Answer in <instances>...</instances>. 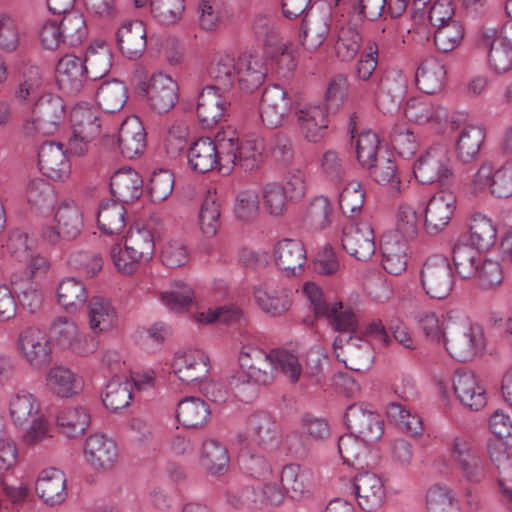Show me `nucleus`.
<instances>
[{
  "instance_id": "1",
  "label": "nucleus",
  "mask_w": 512,
  "mask_h": 512,
  "mask_svg": "<svg viewBox=\"0 0 512 512\" xmlns=\"http://www.w3.org/2000/svg\"><path fill=\"white\" fill-rule=\"evenodd\" d=\"M240 366L246 370L247 377L257 384H270L277 371L289 377L292 382L298 381L302 367L298 357L285 349L267 352L255 345H243L239 354Z\"/></svg>"
},
{
  "instance_id": "2",
  "label": "nucleus",
  "mask_w": 512,
  "mask_h": 512,
  "mask_svg": "<svg viewBox=\"0 0 512 512\" xmlns=\"http://www.w3.org/2000/svg\"><path fill=\"white\" fill-rule=\"evenodd\" d=\"M66 121L64 100L55 94L40 96L33 105L31 114L22 124V131L28 137L53 135Z\"/></svg>"
},
{
  "instance_id": "3",
  "label": "nucleus",
  "mask_w": 512,
  "mask_h": 512,
  "mask_svg": "<svg viewBox=\"0 0 512 512\" xmlns=\"http://www.w3.org/2000/svg\"><path fill=\"white\" fill-rule=\"evenodd\" d=\"M155 249L153 233L148 228H131L125 239V248L115 244L110 256L116 269L123 274L135 272L142 261L151 259Z\"/></svg>"
},
{
  "instance_id": "4",
  "label": "nucleus",
  "mask_w": 512,
  "mask_h": 512,
  "mask_svg": "<svg viewBox=\"0 0 512 512\" xmlns=\"http://www.w3.org/2000/svg\"><path fill=\"white\" fill-rule=\"evenodd\" d=\"M232 145L225 137V129L216 134L215 140L209 137L196 140L187 151L189 168L199 174L208 173L215 168L226 169L225 162L232 159Z\"/></svg>"
},
{
  "instance_id": "5",
  "label": "nucleus",
  "mask_w": 512,
  "mask_h": 512,
  "mask_svg": "<svg viewBox=\"0 0 512 512\" xmlns=\"http://www.w3.org/2000/svg\"><path fill=\"white\" fill-rule=\"evenodd\" d=\"M442 343L452 358L462 362L472 360L485 347L483 329L468 320H449Z\"/></svg>"
},
{
  "instance_id": "6",
  "label": "nucleus",
  "mask_w": 512,
  "mask_h": 512,
  "mask_svg": "<svg viewBox=\"0 0 512 512\" xmlns=\"http://www.w3.org/2000/svg\"><path fill=\"white\" fill-rule=\"evenodd\" d=\"M420 285L431 299H446L454 286V275L449 261L441 255L428 257L419 271Z\"/></svg>"
},
{
  "instance_id": "7",
  "label": "nucleus",
  "mask_w": 512,
  "mask_h": 512,
  "mask_svg": "<svg viewBox=\"0 0 512 512\" xmlns=\"http://www.w3.org/2000/svg\"><path fill=\"white\" fill-rule=\"evenodd\" d=\"M57 229L45 225L39 232L40 239L51 246L77 238L83 228V217L80 209L73 202H63L55 214Z\"/></svg>"
},
{
  "instance_id": "8",
  "label": "nucleus",
  "mask_w": 512,
  "mask_h": 512,
  "mask_svg": "<svg viewBox=\"0 0 512 512\" xmlns=\"http://www.w3.org/2000/svg\"><path fill=\"white\" fill-rule=\"evenodd\" d=\"M225 137L232 142L231 161L225 162V168H239L244 172H256L264 163V142L260 138L239 139L238 133L231 127L225 129Z\"/></svg>"
},
{
  "instance_id": "9",
  "label": "nucleus",
  "mask_w": 512,
  "mask_h": 512,
  "mask_svg": "<svg viewBox=\"0 0 512 512\" xmlns=\"http://www.w3.org/2000/svg\"><path fill=\"white\" fill-rule=\"evenodd\" d=\"M413 173L422 184L448 185L454 176L448 151L442 146L430 148L418 158Z\"/></svg>"
},
{
  "instance_id": "10",
  "label": "nucleus",
  "mask_w": 512,
  "mask_h": 512,
  "mask_svg": "<svg viewBox=\"0 0 512 512\" xmlns=\"http://www.w3.org/2000/svg\"><path fill=\"white\" fill-rule=\"evenodd\" d=\"M136 93L146 96L151 109L158 113H166L178 101V85L169 75L154 73L148 82L140 80L135 86Z\"/></svg>"
},
{
  "instance_id": "11",
  "label": "nucleus",
  "mask_w": 512,
  "mask_h": 512,
  "mask_svg": "<svg viewBox=\"0 0 512 512\" xmlns=\"http://www.w3.org/2000/svg\"><path fill=\"white\" fill-rule=\"evenodd\" d=\"M407 83L404 75L399 70H387L376 77L370 83V90L375 96L378 108L383 113L395 111L406 92Z\"/></svg>"
},
{
  "instance_id": "12",
  "label": "nucleus",
  "mask_w": 512,
  "mask_h": 512,
  "mask_svg": "<svg viewBox=\"0 0 512 512\" xmlns=\"http://www.w3.org/2000/svg\"><path fill=\"white\" fill-rule=\"evenodd\" d=\"M450 455L456 470L467 481L479 483L485 478V461L480 451L466 438L455 437L452 440Z\"/></svg>"
},
{
  "instance_id": "13",
  "label": "nucleus",
  "mask_w": 512,
  "mask_h": 512,
  "mask_svg": "<svg viewBox=\"0 0 512 512\" xmlns=\"http://www.w3.org/2000/svg\"><path fill=\"white\" fill-rule=\"evenodd\" d=\"M345 421L350 432L364 441H377L384 433L383 419L366 403L351 404L346 409Z\"/></svg>"
},
{
  "instance_id": "14",
  "label": "nucleus",
  "mask_w": 512,
  "mask_h": 512,
  "mask_svg": "<svg viewBox=\"0 0 512 512\" xmlns=\"http://www.w3.org/2000/svg\"><path fill=\"white\" fill-rule=\"evenodd\" d=\"M333 348L337 359L350 370L363 372L372 365L373 349L370 343L361 337L346 338L339 335L333 342Z\"/></svg>"
},
{
  "instance_id": "15",
  "label": "nucleus",
  "mask_w": 512,
  "mask_h": 512,
  "mask_svg": "<svg viewBox=\"0 0 512 512\" xmlns=\"http://www.w3.org/2000/svg\"><path fill=\"white\" fill-rule=\"evenodd\" d=\"M341 242L343 249L359 261L369 260L376 250L373 229L366 221L345 224Z\"/></svg>"
},
{
  "instance_id": "16",
  "label": "nucleus",
  "mask_w": 512,
  "mask_h": 512,
  "mask_svg": "<svg viewBox=\"0 0 512 512\" xmlns=\"http://www.w3.org/2000/svg\"><path fill=\"white\" fill-rule=\"evenodd\" d=\"M279 436L275 419L266 412H256L248 418L246 433L238 435V442L265 450L276 443Z\"/></svg>"
},
{
  "instance_id": "17",
  "label": "nucleus",
  "mask_w": 512,
  "mask_h": 512,
  "mask_svg": "<svg viewBox=\"0 0 512 512\" xmlns=\"http://www.w3.org/2000/svg\"><path fill=\"white\" fill-rule=\"evenodd\" d=\"M17 351L34 369H40L51 361L50 341L44 332L36 328H27L19 334Z\"/></svg>"
},
{
  "instance_id": "18",
  "label": "nucleus",
  "mask_w": 512,
  "mask_h": 512,
  "mask_svg": "<svg viewBox=\"0 0 512 512\" xmlns=\"http://www.w3.org/2000/svg\"><path fill=\"white\" fill-rule=\"evenodd\" d=\"M51 334L60 347L77 355L85 356L96 349L95 340L80 332L77 324L70 318H57L51 326Z\"/></svg>"
},
{
  "instance_id": "19",
  "label": "nucleus",
  "mask_w": 512,
  "mask_h": 512,
  "mask_svg": "<svg viewBox=\"0 0 512 512\" xmlns=\"http://www.w3.org/2000/svg\"><path fill=\"white\" fill-rule=\"evenodd\" d=\"M253 294L261 310L272 316L283 314L291 306V290L274 278L262 280L254 285Z\"/></svg>"
},
{
  "instance_id": "20",
  "label": "nucleus",
  "mask_w": 512,
  "mask_h": 512,
  "mask_svg": "<svg viewBox=\"0 0 512 512\" xmlns=\"http://www.w3.org/2000/svg\"><path fill=\"white\" fill-rule=\"evenodd\" d=\"M292 109V99L288 92L279 85L264 89L260 102V117L269 128L282 125Z\"/></svg>"
},
{
  "instance_id": "21",
  "label": "nucleus",
  "mask_w": 512,
  "mask_h": 512,
  "mask_svg": "<svg viewBox=\"0 0 512 512\" xmlns=\"http://www.w3.org/2000/svg\"><path fill=\"white\" fill-rule=\"evenodd\" d=\"M226 91L207 85L198 96L197 116L203 128H212L222 121L230 105Z\"/></svg>"
},
{
  "instance_id": "22",
  "label": "nucleus",
  "mask_w": 512,
  "mask_h": 512,
  "mask_svg": "<svg viewBox=\"0 0 512 512\" xmlns=\"http://www.w3.org/2000/svg\"><path fill=\"white\" fill-rule=\"evenodd\" d=\"M209 369V358L198 349L177 352L172 362L173 373L185 384L203 383Z\"/></svg>"
},
{
  "instance_id": "23",
  "label": "nucleus",
  "mask_w": 512,
  "mask_h": 512,
  "mask_svg": "<svg viewBox=\"0 0 512 512\" xmlns=\"http://www.w3.org/2000/svg\"><path fill=\"white\" fill-rule=\"evenodd\" d=\"M295 117L299 133L305 140L317 143L324 138L328 119L326 108L322 104H298Z\"/></svg>"
},
{
  "instance_id": "24",
  "label": "nucleus",
  "mask_w": 512,
  "mask_h": 512,
  "mask_svg": "<svg viewBox=\"0 0 512 512\" xmlns=\"http://www.w3.org/2000/svg\"><path fill=\"white\" fill-rule=\"evenodd\" d=\"M456 208V196L450 191L434 194L426 205L424 227L428 234L437 235L450 222Z\"/></svg>"
},
{
  "instance_id": "25",
  "label": "nucleus",
  "mask_w": 512,
  "mask_h": 512,
  "mask_svg": "<svg viewBox=\"0 0 512 512\" xmlns=\"http://www.w3.org/2000/svg\"><path fill=\"white\" fill-rule=\"evenodd\" d=\"M83 453L85 461L97 471L111 469L118 458L116 443L102 433L92 434L86 439Z\"/></svg>"
},
{
  "instance_id": "26",
  "label": "nucleus",
  "mask_w": 512,
  "mask_h": 512,
  "mask_svg": "<svg viewBox=\"0 0 512 512\" xmlns=\"http://www.w3.org/2000/svg\"><path fill=\"white\" fill-rule=\"evenodd\" d=\"M13 98L19 104L34 103L40 96L43 74L38 65L23 61L14 76Z\"/></svg>"
},
{
  "instance_id": "27",
  "label": "nucleus",
  "mask_w": 512,
  "mask_h": 512,
  "mask_svg": "<svg viewBox=\"0 0 512 512\" xmlns=\"http://www.w3.org/2000/svg\"><path fill=\"white\" fill-rule=\"evenodd\" d=\"M331 13L329 9L311 8L306 12L301 25V41L309 51H316L325 41L330 31Z\"/></svg>"
},
{
  "instance_id": "28",
  "label": "nucleus",
  "mask_w": 512,
  "mask_h": 512,
  "mask_svg": "<svg viewBox=\"0 0 512 512\" xmlns=\"http://www.w3.org/2000/svg\"><path fill=\"white\" fill-rule=\"evenodd\" d=\"M86 79V66L81 58L72 54L60 58L56 65V83L63 93L76 95Z\"/></svg>"
},
{
  "instance_id": "29",
  "label": "nucleus",
  "mask_w": 512,
  "mask_h": 512,
  "mask_svg": "<svg viewBox=\"0 0 512 512\" xmlns=\"http://www.w3.org/2000/svg\"><path fill=\"white\" fill-rule=\"evenodd\" d=\"M236 67V78L240 89L248 93H252L260 87L267 76L264 58L256 52L245 51L241 53L237 59Z\"/></svg>"
},
{
  "instance_id": "30",
  "label": "nucleus",
  "mask_w": 512,
  "mask_h": 512,
  "mask_svg": "<svg viewBox=\"0 0 512 512\" xmlns=\"http://www.w3.org/2000/svg\"><path fill=\"white\" fill-rule=\"evenodd\" d=\"M453 390L463 406L474 411L487 403L486 391L471 371L458 370L453 377Z\"/></svg>"
},
{
  "instance_id": "31",
  "label": "nucleus",
  "mask_w": 512,
  "mask_h": 512,
  "mask_svg": "<svg viewBox=\"0 0 512 512\" xmlns=\"http://www.w3.org/2000/svg\"><path fill=\"white\" fill-rule=\"evenodd\" d=\"M35 491L46 505H61L67 498V480L64 472L53 467L42 470L37 478Z\"/></svg>"
},
{
  "instance_id": "32",
  "label": "nucleus",
  "mask_w": 512,
  "mask_h": 512,
  "mask_svg": "<svg viewBox=\"0 0 512 512\" xmlns=\"http://www.w3.org/2000/svg\"><path fill=\"white\" fill-rule=\"evenodd\" d=\"M330 435V426L325 419L305 415L301 419V430L291 432L287 435L286 441L289 448L298 453L306 450L307 440L321 443L328 439Z\"/></svg>"
},
{
  "instance_id": "33",
  "label": "nucleus",
  "mask_w": 512,
  "mask_h": 512,
  "mask_svg": "<svg viewBox=\"0 0 512 512\" xmlns=\"http://www.w3.org/2000/svg\"><path fill=\"white\" fill-rule=\"evenodd\" d=\"M352 488L363 510L372 511L381 506L385 493L383 483L376 474L368 471L358 473L352 479Z\"/></svg>"
},
{
  "instance_id": "34",
  "label": "nucleus",
  "mask_w": 512,
  "mask_h": 512,
  "mask_svg": "<svg viewBox=\"0 0 512 512\" xmlns=\"http://www.w3.org/2000/svg\"><path fill=\"white\" fill-rule=\"evenodd\" d=\"M405 117L417 124L433 123L441 125L448 120V110L434 103L428 96L410 98L404 107Z\"/></svg>"
},
{
  "instance_id": "35",
  "label": "nucleus",
  "mask_w": 512,
  "mask_h": 512,
  "mask_svg": "<svg viewBox=\"0 0 512 512\" xmlns=\"http://www.w3.org/2000/svg\"><path fill=\"white\" fill-rule=\"evenodd\" d=\"M497 30L482 27L478 33V45L488 49V62L496 73H506L512 69V48L496 40Z\"/></svg>"
},
{
  "instance_id": "36",
  "label": "nucleus",
  "mask_w": 512,
  "mask_h": 512,
  "mask_svg": "<svg viewBox=\"0 0 512 512\" xmlns=\"http://www.w3.org/2000/svg\"><path fill=\"white\" fill-rule=\"evenodd\" d=\"M40 171L53 180H59L70 172V164L63 145L59 142L44 143L38 153Z\"/></svg>"
},
{
  "instance_id": "37",
  "label": "nucleus",
  "mask_w": 512,
  "mask_h": 512,
  "mask_svg": "<svg viewBox=\"0 0 512 512\" xmlns=\"http://www.w3.org/2000/svg\"><path fill=\"white\" fill-rule=\"evenodd\" d=\"M118 145L125 158L133 159L142 154L146 147V133L137 116H128L122 122L118 133Z\"/></svg>"
},
{
  "instance_id": "38",
  "label": "nucleus",
  "mask_w": 512,
  "mask_h": 512,
  "mask_svg": "<svg viewBox=\"0 0 512 512\" xmlns=\"http://www.w3.org/2000/svg\"><path fill=\"white\" fill-rule=\"evenodd\" d=\"M408 241L398 233H387L382 238V266L389 274L400 275L407 268Z\"/></svg>"
},
{
  "instance_id": "39",
  "label": "nucleus",
  "mask_w": 512,
  "mask_h": 512,
  "mask_svg": "<svg viewBox=\"0 0 512 512\" xmlns=\"http://www.w3.org/2000/svg\"><path fill=\"white\" fill-rule=\"evenodd\" d=\"M121 53L128 59H137L144 53L147 44V32L142 21H130L123 24L116 33Z\"/></svg>"
},
{
  "instance_id": "40",
  "label": "nucleus",
  "mask_w": 512,
  "mask_h": 512,
  "mask_svg": "<svg viewBox=\"0 0 512 512\" xmlns=\"http://www.w3.org/2000/svg\"><path fill=\"white\" fill-rule=\"evenodd\" d=\"M367 443L368 441H364L353 433L339 437L337 447L343 463L356 470L371 467L373 459L370 456Z\"/></svg>"
},
{
  "instance_id": "41",
  "label": "nucleus",
  "mask_w": 512,
  "mask_h": 512,
  "mask_svg": "<svg viewBox=\"0 0 512 512\" xmlns=\"http://www.w3.org/2000/svg\"><path fill=\"white\" fill-rule=\"evenodd\" d=\"M143 180L135 170L120 169L110 179L111 194L121 203L137 200L143 192Z\"/></svg>"
},
{
  "instance_id": "42",
  "label": "nucleus",
  "mask_w": 512,
  "mask_h": 512,
  "mask_svg": "<svg viewBox=\"0 0 512 512\" xmlns=\"http://www.w3.org/2000/svg\"><path fill=\"white\" fill-rule=\"evenodd\" d=\"M89 327L99 334L112 330L117 325V312L111 301L101 296L92 297L87 304Z\"/></svg>"
},
{
  "instance_id": "43",
  "label": "nucleus",
  "mask_w": 512,
  "mask_h": 512,
  "mask_svg": "<svg viewBox=\"0 0 512 512\" xmlns=\"http://www.w3.org/2000/svg\"><path fill=\"white\" fill-rule=\"evenodd\" d=\"M91 416L83 406H68L60 409L56 416V424L60 433L68 438L81 436L89 427Z\"/></svg>"
},
{
  "instance_id": "44",
  "label": "nucleus",
  "mask_w": 512,
  "mask_h": 512,
  "mask_svg": "<svg viewBox=\"0 0 512 512\" xmlns=\"http://www.w3.org/2000/svg\"><path fill=\"white\" fill-rule=\"evenodd\" d=\"M280 482L288 497L299 500L310 493L311 474L297 464H289L283 467Z\"/></svg>"
},
{
  "instance_id": "45",
  "label": "nucleus",
  "mask_w": 512,
  "mask_h": 512,
  "mask_svg": "<svg viewBox=\"0 0 512 512\" xmlns=\"http://www.w3.org/2000/svg\"><path fill=\"white\" fill-rule=\"evenodd\" d=\"M210 416V407L201 398L189 396L178 403L176 417L185 427H202L208 423Z\"/></svg>"
},
{
  "instance_id": "46",
  "label": "nucleus",
  "mask_w": 512,
  "mask_h": 512,
  "mask_svg": "<svg viewBox=\"0 0 512 512\" xmlns=\"http://www.w3.org/2000/svg\"><path fill=\"white\" fill-rule=\"evenodd\" d=\"M275 263L282 271L293 274L301 268L306 259V252L301 241L296 239H283L274 249Z\"/></svg>"
},
{
  "instance_id": "47",
  "label": "nucleus",
  "mask_w": 512,
  "mask_h": 512,
  "mask_svg": "<svg viewBox=\"0 0 512 512\" xmlns=\"http://www.w3.org/2000/svg\"><path fill=\"white\" fill-rule=\"evenodd\" d=\"M394 38V31L382 29L375 39L367 42L366 52L361 56L356 66L357 77L360 80L367 81L372 77L378 65L379 48L388 46Z\"/></svg>"
},
{
  "instance_id": "48",
  "label": "nucleus",
  "mask_w": 512,
  "mask_h": 512,
  "mask_svg": "<svg viewBox=\"0 0 512 512\" xmlns=\"http://www.w3.org/2000/svg\"><path fill=\"white\" fill-rule=\"evenodd\" d=\"M126 214L123 203L115 200L102 201L97 213L99 229L107 235L120 234L126 227Z\"/></svg>"
},
{
  "instance_id": "49",
  "label": "nucleus",
  "mask_w": 512,
  "mask_h": 512,
  "mask_svg": "<svg viewBox=\"0 0 512 512\" xmlns=\"http://www.w3.org/2000/svg\"><path fill=\"white\" fill-rule=\"evenodd\" d=\"M445 77V65L435 58L424 60L415 74L417 86L425 94L439 92L444 86Z\"/></svg>"
},
{
  "instance_id": "50",
  "label": "nucleus",
  "mask_w": 512,
  "mask_h": 512,
  "mask_svg": "<svg viewBox=\"0 0 512 512\" xmlns=\"http://www.w3.org/2000/svg\"><path fill=\"white\" fill-rule=\"evenodd\" d=\"M46 385L53 394L61 398H69L82 388L81 379L64 366H54L48 371Z\"/></svg>"
},
{
  "instance_id": "51",
  "label": "nucleus",
  "mask_w": 512,
  "mask_h": 512,
  "mask_svg": "<svg viewBox=\"0 0 512 512\" xmlns=\"http://www.w3.org/2000/svg\"><path fill=\"white\" fill-rule=\"evenodd\" d=\"M128 99V90L125 84L117 79L104 81L96 92L99 107L106 113L120 111Z\"/></svg>"
},
{
  "instance_id": "52",
  "label": "nucleus",
  "mask_w": 512,
  "mask_h": 512,
  "mask_svg": "<svg viewBox=\"0 0 512 512\" xmlns=\"http://www.w3.org/2000/svg\"><path fill=\"white\" fill-rule=\"evenodd\" d=\"M70 122L72 133L84 135L86 138H96L100 134L98 111L89 104H77L71 111Z\"/></svg>"
},
{
  "instance_id": "53",
  "label": "nucleus",
  "mask_w": 512,
  "mask_h": 512,
  "mask_svg": "<svg viewBox=\"0 0 512 512\" xmlns=\"http://www.w3.org/2000/svg\"><path fill=\"white\" fill-rule=\"evenodd\" d=\"M485 139V130L478 125H467L459 133L456 141V153L459 160L469 163L479 154Z\"/></svg>"
},
{
  "instance_id": "54",
  "label": "nucleus",
  "mask_w": 512,
  "mask_h": 512,
  "mask_svg": "<svg viewBox=\"0 0 512 512\" xmlns=\"http://www.w3.org/2000/svg\"><path fill=\"white\" fill-rule=\"evenodd\" d=\"M26 198L31 207L42 215L48 214L56 202L53 186L42 178L30 180L26 190Z\"/></svg>"
},
{
  "instance_id": "55",
  "label": "nucleus",
  "mask_w": 512,
  "mask_h": 512,
  "mask_svg": "<svg viewBox=\"0 0 512 512\" xmlns=\"http://www.w3.org/2000/svg\"><path fill=\"white\" fill-rule=\"evenodd\" d=\"M285 491L274 482L264 483L259 488L246 487L241 492L243 503H250L254 507L278 506L285 499Z\"/></svg>"
},
{
  "instance_id": "56",
  "label": "nucleus",
  "mask_w": 512,
  "mask_h": 512,
  "mask_svg": "<svg viewBox=\"0 0 512 512\" xmlns=\"http://www.w3.org/2000/svg\"><path fill=\"white\" fill-rule=\"evenodd\" d=\"M200 460L210 474L223 473L229 465L227 448L218 440L208 438L202 444Z\"/></svg>"
},
{
  "instance_id": "57",
  "label": "nucleus",
  "mask_w": 512,
  "mask_h": 512,
  "mask_svg": "<svg viewBox=\"0 0 512 512\" xmlns=\"http://www.w3.org/2000/svg\"><path fill=\"white\" fill-rule=\"evenodd\" d=\"M132 388L133 383L126 378L113 377L104 390L103 404L113 412L127 407L132 399Z\"/></svg>"
},
{
  "instance_id": "58",
  "label": "nucleus",
  "mask_w": 512,
  "mask_h": 512,
  "mask_svg": "<svg viewBox=\"0 0 512 512\" xmlns=\"http://www.w3.org/2000/svg\"><path fill=\"white\" fill-rule=\"evenodd\" d=\"M58 302L67 311H75L87 301L84 284L73 277L62 280L57 290Z\"/></svg>"
},
{
  "instance_id": "59",
  "label": "nucleus",
  "mask_w": 512,
  "mask_h": 512,
  "mask_svg": "<svg viewBox=\"0 0 512 512\" xmlns=\"http://www.w3.org/2000/svg\"><path fill=\"white\" fill-rule=\"evenodd\" d=\"M87 78L95 81L105 76L111 69V53L103 44L90 46L83 60Z\"/></svg>"
},
{
  "instance_id": "60",
  "label": "nucleus",
  "mask_w": 512,
  "mask_h": 512,
  "mask_svg": "<svg viewBox=\"0 0 512 512\" xmlns=\"http://www.w3.org/2000/svg\"><path fill=\"white\" fill-rule=\"evenodd\" d=\"M386 414L404 433L410 436L422 434L423 423L421 418L417 414H412L402 404L390 402L387 405Z\"/></svg>"
},
{
  "instance_id": "61",
  "label": "nucleus",
  "mask_w": 512,
  "mask_h": 512,
  "mask_svg": "<svg viewBox=\"0 0 512 512\" xmlns=\"http://www.w3.org/2000/svg\"><path fill=\"white\" fill-rule=\"evenodd\" d=\"M40 405L36 398L26 391L17 393L10 401V415L16 425L29 423L39 415Z\"/></svg>"
},
{
  "instance_id": "62",
  "label": "nucleus",
  "mask_w": 512,
  "mask_h": 512,
  "mask_svg": "<svg viewBox=\"0 0 512 512\" xmlns=\"http://www.w3.org/2000/svg\"><path fill=\"white\" fill-rule=\"evenodd\" d=\"M333 219V207L325 196L315 197L307 207L304 221L314 230H324L329 227Z\"/></svg>"
},
{
  "instance_id": "63",
  "label": "nucleus",
  "mask_w": 512,
  "mask_h": 512,
  "mask_svg": "<svg viewBox=\"0 0 512 512\" xmlns=\"http://www.w3.org/2000/svg\"><path fill=\"white\" fill-rule=\"evenodd\" d=\"M496 239V228L491 219L475 214L470 222V241L477 250L490 248Z\"/></svg>"
},
{
  "instance_id": "64",
  "label": "nucleus",
  "mask_w": 512,
  "mask_h": 512,
  "mask_svg": "<svg viewBox=\"0 0 512 512\" xmlns=\"http://www.w3.org/2000/svg\"><path fill=\"white\" fill-rule=\"evenodd\" d=\"M479 250L466 244H455L453 248V262L457 273L463 279H471L476 273L481 262Z\"/></svg>"
}]
</instances>
